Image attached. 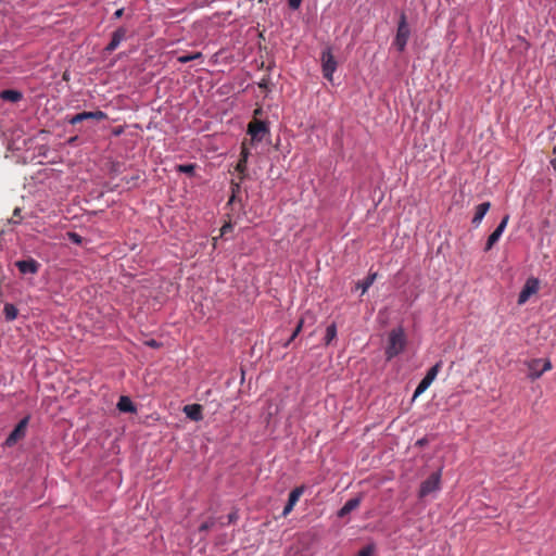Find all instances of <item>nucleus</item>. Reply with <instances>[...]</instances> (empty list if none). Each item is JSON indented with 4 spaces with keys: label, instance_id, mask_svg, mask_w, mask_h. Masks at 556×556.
<instances>
[{
    "label": "nucleus",
    "instance_id": "1",
    "mask_svg": "<svg viewBox=\"0 0 556 556\" xmlns=\"http://www.w3.org/2000/svg\"><path fill=\"white\" fill-rule=\"evenodd\" d=\"M406 346V337L402 327L392 329L388 336V343L386 346V358L391 361L404 351Z\"/></svg>",
    "mask_w": 556,
    "mask_h": 556
},
{
    "label": "nucleus",
    "instance_id": "2",
    "mask_svg": "<svg viewBox=\"0 0 556 556\" xmlns=\"http://www.w3.org/2000/svg\"><path fill=\"white\" fill-rule=\"evenodd\" d=\"M320 62H321L323 76L327 80L332 81L333 74L338 67V62L336 61L330 47H327L323 50L321 55H320Z\"/></svg>",
    "mask_w": 556,
    "mask_h": 556
},
{
    "label": "nucleus",
    "instance_id": "3",
    "mask_svg": "<svg viewBox=\"0 0 556 556\" xmlns=\"http://www.w3.org/2000/svg\"><path fill=\"white\" fill-rule=\"evenodd\" d=\"M409 35L410 30L406 21V16L404 13H402L397 24L396 35L393 41V45L400 52H403L405 50Z\"/></svg>",
    "mask_w": 556,
    "mask_h": 556
},
{
    "label": "nucleus",
    "instance_id": "4",
    "mask_svg": "<svg viewBox=\"0 0 556 556\" xmlns=\"http://www.w3.org/2000/svg\"><path fill=\"white\" fill-rule=\"evenodd\" d=\"M441 484V470L431 473L420 485L419 497H426L430 493L438 491Z\"/></svg>",
    "mask_w": 556,
    "mask_h": 556
},
{
    "label": "nucleus",
    "instance_id": "5",
    "mask_svg": "<svg viewBox=\"0 0 556 556\" xmlns=\"http://www.w3.org/2000/svg\"><path fill=\"white\" fill-rule=\"evenodd\" d=\"M552 368L548 359L536 358L529 363V378L532 380L539 379L545 371Z\"/></svg>",
    "mask_w": 556,
    "mask_h": 556
},
{
    "label": "nucleus",
    "instance_id": "6",
    "mask_svg": "<svg viewBox=\"0 0 556 556\" xmlns=\"http://www.w3.org/2000/svg\"><path fill=\"white\" fill-rule=\"evenodd\" d=\"M539 291V280L536 278H529L522 287L518 295V304L523 305L531 295Z\"/></svg>",
    "mask_w": 556,
    "mask_h": 556
},
{
    "label": "nucleus",
    "instance_id": "7",
    "mask_svg": "<svg viewBox=\"0 0 556 556\" xmlns=\"http://www.w3.org/2000/svg\"><path fill=\"white\" fill-rule=\"evenodd\" d=\"M267 132L268 127L263 121L253 119L248 125V134L254 141H261Z\"/></svg>",
    "mask_w": 556,
    "mask_h": 556
},
{
    "label": "nucleus",
    "instance_id": "8",
    "mask_svg": "<svg viewBox=\"0 0 556 556\" xmlns=\"http://www.w3.org/2000/svg\"><path fill=\"white\" fill-rule=\"evenodd\" d=\"M27 424H28L27 417L20 420V422L15 426L13 431L9 434V437L5 440V444L8 446L14 445L18 440L24 438Z\"/></svg>",
    "mask_w": 556,
    "mask_h": 556
},
{
    "label": "nucleus",
    "instance_id": "9",
    "mask_svg": "<svg viewBox=\"0 0 556 556\" xmlns=\"http://www.w3.org/2000/svg\"><path fill=\"white\" fill-rule=\"evenodd\" d=\"M508 220L509 216L505 215L501 223L498 224V226L495 228V230L489 236L484 248L485 251H490L493 248V245L500 240L507 226Z\"/></svg>",
    "mask_w": 556,
    "mask_h": 556
},
{
    "label": "nucleus",
    "instance_id": "10",
    "mask_svg": "<svg viewBox=\"0 0 556 556\" xmlns=\"http://www.w3.org/2000/svg\"><path fill=\"white\" fill-rule=\"evenodd\" d=\"M304 492V486L301 485V486H298L295 489H293L290 494H289V498H288V502L282 510V516L283 517H287L294 508V506L296 505V503L299 502L300 497L302 496Z\"/></svg>",
    "mask_w": 556,
    "mask_h": 556
},
{
    "label": "nucleus",
    "instance_id": "11",
    "mask_svg": "<svg viewBox=\"0 0 556 556\" xmlns=\"http://www.w3.org/2000/svg\"><path fill=\"white\" fill-rule=\"evenodd\" d=\"M15 266L18 268L20 273L23 275H26V274L34 275V274H37V271L39 270L40 264L34 258H28V260L17 261L15 263Z\"/></svg>",
    "mask_w": 556,
    "mask_h": 556
},
{
    "label": "nucleus",
    "instance_id": "12",
    "mask_svg": "<svg viewBox=\"0 0 556 556\" xmlns=\"http://www.w3.org/2000/svg\"><path fill=\"white\" fill-rule=\"evenodd\" d=\"M126 29L124 27H119L117 28L113 34H112V38H111V41L109 42V45L106 46L105 50L109 51V52H112L114 51L115 49H117V47L119 46V43L126 38Z\"/></svg>",
    "mask_w": 556,
    "mask_h": 556
},
{
    "label": "nucleus",
    "instance_id": "13",
    "mask_svg": "<svg viewBox=\"0 0 556 556\" xmlns=\"http://www.w3.org/2000/svg\"><path fill=\"white\" fill-rule=\"evenodd\" d=\"M184 413L189 419L193 421H199L203 418L202 406L200 404L186 405L184 407Z\"/></svg>",
    "mask_w": 556,
    "mask_h": 556
},
{
    "label": "nucleus",
    "instance_id": "14",
    "mask_svg": "<svg viewBox=\"0 0 556 556\" xmlns=\"http://www.w3.org/2000/svg\"><path fill=\"white\" fill-rule=\"evenodd\" d=\"M491 207V203L490 202H483L481 204H479L477 207H476V213H475V216L471 220V223L478 227L483 217L485 216V214L488 213V211L490 210Z\"/></svg>",
    "mask_w": 556,
    "mask_h": 556
},
{
    "label": "nucleus",
    "instance_id": "15",
    "mask_svg": "<svg viewBox=\"0 0 556 556\" xmlns=\"http://www.w3.org/2000/svg\"><path fill=\"white\" fill-rule=\"evenodd\" d=\"M361 504L359 497L350 498L338 511V517L342 518L356 509Z\"/></svg>",
    "mask_w": 556,
    "mask_h": 556
},
{
    "label": "nucleus",
    "instance_id": "16",
    "mask_svg": "<svg viewBox=\"0 0 556 556\" xmlns=\"http://www.w3.org/2000/svg\"><path fill=\"white\" fill-rule=\"evenodd\" d=\"M117 408L123 413H135L136 406L128 396H121L117 402Z\"/></svg>",
    "mask_w": 556,
    "mask_h": 556
},
{
    "label": "nucleus",
    "instance_id": "17",
    "mask_svg": "<svg viewBox=\"0 0 556 556\" xmlns=\"http://www.w3.org/2000/svg\"><path fill=\"white\" fill-rule=\"evenodd\" d=\"M0 98L4 101L17 102L23 98V94L17 90L7 89L1 91Z\"/></svg>",
    "mask_w": 556,
    "mask_h": 556
},
{
    "label": "nucleus",
    "instance_id": "18",
    "mask_svg": "<svg viewBox=\"0 0 556 556\" xmlns=\"http://www.w3.org/2000/svg\"><path fill=\"white\" fill-rule=\"evenodd\" d=\"M84 121L86 119H94V121H103L108 118L106 113L103 111L97 110L93 112H81Z\"/></svg>",
    "mask_w": 556,
    "mask_h": 556
},
{
    "label": "nucleus",
    "instance_id": "19",
    "mask_svg": "<svg viewBox=\"0 0 556 556\" xmlns=\"http://www.w3.org/2000/svg\"><path fill=\"white\" fill-rule=\"evenodd\" d=\"M376 278H377L376 273L369 274L363 281L357 282V288H361L362 293H365L370 288V286L375 282Z\"/></svg>",
    "mask_w": 556,
    "mask_h": 556
},
{
    "label": "nucleus",
    "instance_id": "20",
    "mask_svg": "<svg viewBox=\"0 0 556 556\" xmlns=\"http://www.w3.org/2000/svg\"><path fill=\"white\" fill-rule=\"evenodd\" d=\"M337 337V326L334 323L329 325L326 329L325 344L329 345Z\"/></svg>",
    "mask_w": 556,
    "mask_h": 556
},
{
    "label": "nucleus",
    "instance_id": "21",
    "mask_svg": "<svg viewBox=\"0 0 556 556\" xmlns=\"http://www.w3.org/2000/svg\"><path fill=\"white\" fill-rule=\"evenodd\" d=\"M431 383L432 382L430 380L424 377L414 392L413 400L421 395L431 386Z\"/></svg>",
    "mask_w": 556,
    "mask_h": 556
},
{
    "label": "nucleus",
    "instance_id": "22",
    "mask_svg": "<svg viewBox=\"0 0 556 556\" xmlns=\"http://www.w3.org/2000/svg\"><path fill=\"white\" fill-rule=\"evenodd\" d=\"M442 362H438L434 364L426 374L425 378L433 382V380L437 378L439 371L441 370Z\"/></svg>",
    "mask_w": 556,
    "mask_h": 556
},
{
    "label": "nucleus",
    "instance_id": "23",
    "mask_svg": "<svg viewBox=\"0 0 556 556\" xmlns=\"http://www.w3.org/2000/svg\"><path fill=\"white\" fill-rule=\"evenodd\" d=\"M3 312L8 320H13L17 316V308L10 303L4 305Z\"/></svg>",
    "mask_w": 556,
    "mask_h": 556
},
{
    "label": "nucleus",
    "instance_id": "24",
    "mask_svg": "<svg viewBox=\"0 0 556 556\" xmlns=\"http://www.w3.org/2000/svg\"><path fill=\"white\" fill-rule=\"evenodd\" d=\"M202 53L201 52H194V53H189V54H184V55H180L178 56V62L179 63H188L190 61H193V60H199V59H202Z\"/></svg>",
    "mask_w": 556,
    "mask_h": 556
},
{
    "label": "nucleus",
    "instance_id": "25",
    "mask_svg": "<svg viewBox=\"0 0 556 556\" xmlns=\"http://www.w3.org/2000/svg\"><path fill=\"white\" fill-rule=\"evenodd\" d=\"M247 164L248 162H245V160H239L237 163L236 170L241 175L240 180H243L245 177Z\"/></svg>",
    "mask_w": 556,
    "mask_h": 556
},
{
    "label": "nucleus",
    "instance_id": "26",
    "mask_svg": "<svg viewBox=\"0 0 556 556\" xmlns=\"http://www.w3.org/2000/svg\"><path fill=\"white\" fill-rule=\"evenodd\" d=\"M303 325H304V319H303V318H301V319L299 320V323H298V325H296L295 329L293 330V332H292V334H291V337H290V339H289V341H288L287 345H288L291 341H293V340L299 336V333L301 332V330H302V328H303Z\"/></svg>",
    "mask_w": 556,
    "mask_h": 556
},
{
    "label": "nucleus",
    "instance_id": "27",
    "mask_svg": "<svg viewBox=\"0 0 556 556\" xmlns=\"http://www.w3.org/2000/svg\"><path fill=\"white\" fill-rule=\"evenodd\" d=\"M67 237L71 240V242H73L75 244H81V242H83L81 236L78 235L77 232L70 231V232H67Z\"/></svg>",
    "mask_w": 556,
    "mask_h": 556
},
{
    "label": "nucleus",
    "instance_id": "28",
    "mask_svg": "<svg viewBox=\"0 0 556 556\" xmlns=\"http://www.w3.org/2000/svg\"><path fill=\"white\" fill-rule=\"evenodd\" d=\"M239 519V514H238V509H233L231 513L228 514L227 516V525H231V523H235L237 522V520Z\"/></svg>",
    "mask_w": 556,
    "mask_h": 556
},
{
    "label": "nucleus",
    "instance_id": "29",
    "mask_svg": "<svg viewBox=\"0 0 556 556\" xmlns=\"http://www.w3.org/2000/svg\"><path fill=\"white\" fill-rule=\"evenodd\" d=\"M372 554L374 547L368 545L359 551L358 556H372Z\"/></svg>",
    "mask_w": 556,
    "mask_h": 556
},
{
    "label": "nucleus",
    "instance_id": "30",
    "mask_svg": "<svg viewBox=\"0 0 556 556\" xmlns=\"http://www.w3.org/2000/svg\"><path fill=\"white\" fill-rule=\"evenodd\" d=\"M83 121H84V118H83V114H81V113H78V114H76V115L72 116V117L68 119V123H70L71 125H76V124H78V123H81Z\"/></svg>",
    "mask_w": 556,
    "mask_h": 556
},
{
    "label": "nucleus",
    "instance_id": "31",
    "mask_svg": "<svg viewBox=\"0 0 556 556\" xmlns=\"http://www.w3.org/2000/svg\"><path fill=\"white\" fill-rule=\"evenodd\" d=\"M249 154L250 152L248 148L244 144H242L239 160H245V162H248Z\"/></svg>",
    "mask_w": 556,
    "mask_h": 556
},
{
    "label": "nucleus",
    "instance_id": "32",
    "mask_svg": "<svg viewBox=\"0 0 556 556\" xmlns=\"http://www.w3.org/2000/svg\"><path fill=\"white\" fill-rule=\"evenodd\" d=\"M302 0H288V4L292 10H296L300 8Z\"/></svg>",
    "mask_w": 556,
    "mask_h": 556
},
{
    "label": "nucleus",
    "instance_id": "33",
    "mask_svg": "<svg viewBox=\"0 0 556 556\" xmlns=\"http://www.w3.org/2000/svg\"><path fill=\"white\" fill-rule=\"evenodd\" d=\"M193 168H194V166L192 164H187V165H180L179 166V170L182 172V173H192Z\"/></svg>",
    "mask_w": 556,
    "mask_h": 556
},
{
    "label": "nucleus",
    "instance_id": "34",
    "mask_svg": "<svg viewBox=\"0 0 556 556\" xmlns=\"http://www.w3.org/2000/svg\"><path fill=\"white\" fill-rule=\"evenodd\" d=\"M268 84H269V79L264 77L261 79V81L258 83V87L263 90H268Z\"/></svg>",
    "mask_w": 556,
    "mask_h": 556
},
{
    "label": "nucleus",
    "instance_id": "35",
    "mask_svg": "<svg viewBox=\"0 0 556 556\" xmlns=\"http://www.w3.org/2000/svg\"><path fill=\"white\" fill-rule=\"evenodd\" d=\"M232 230V226L231 224H225L222 228H220V236H225L228 231H231Z\"/></svg>",
    "mask_w": 556,
    "mask_h": 556
},
{
    "label": "nucleus",
    "instance_id": "36",
    "mask_svg": "<svg viewBox=\"0 0 556 556\" xmlns=\"http://www.w3.org/2000/svg\"><path fill=\"white\" fill-rule=\"evenodd\" d=\"M213 523H214L213 521H205V522H203V523L200 526L199 530H200V531H207L208 529H211V528H212Z\"/></svg>",
    "mask_w": 556,
    "mask_h": 556
},
{
    "label": "nucleus",
    "instance_id": "37",
    "mask_svg": "<svg viewBox=\"0 0 556 556\" xmlns=\"http://www.w3.org/2000/svg\"><path fill=\"white\" fill-rule=\"evenodd\" d=\"M123 13H124V9H118V10L115 11L114 17L115 18H121L123 16Z\"/></svg>",
    "mask_w": 556,
    "mask_h": 556
},
{
    "label": "nucleus",
    "instance_id": "38",
    "mask_svg": "<svg viewBox=\"0 0 556 556\" xmlns=\"http://www.w3.org/2000/svg\"><path fill=\"white\" fill-rule=\"evenodd\" d=\"M20 214H21V210L20 208H15L14 212H13V217H12V222L13 223H17V220H15L14 217H20Z\"/></svg>",
    "mask_w": 556,
    "mask_h": 556
},
{
    "label": "nucleus",
    "instance_id": "39",
    "mask_svg": "<svg viewBox=\"0 0 556 556\" xmlns=\"http://www.w3.org/2000/svg\"><path fill=\"white\" fill-rule=\"evenodd\" d=\"M148 344L153 348L157 346V343L154 340L149 341Z\"/></svg>",
    "mask_w": 556,
    "mask_h": 556
},
{
    "label": "nucleus",
    "instance_id": "40",
    "mask_svg": "<svg viewBox=\"0 0 556 556\" xmlns=\"http://www.w3.org/2000/svg\"><path fill=\"white\" fill-rule=\"evenodd\" d=\"M552 165H553V167L556 169V160H553V161H552Z\"/></svg>",
    "mask_w": 556,
    "mask_h": 556
},
{
    "label": "nucleus",
    "instance_id": "41",
    "mask_svg": "<svg viewBox=\"0 0 556 556\" xmlns=\"http://www.w3.org/2000/svg\"><path fill=\"white\" fill-rule=\"evenodd\" d=\"M67 78H68V75L64 74L63 79L67 80Z\"/></svg>",
    "mask_w": 556,
    "mask_h": 556
},
{
    "label": "nucleus",
    "instance_id": "42",
    "mask_svg": "<svg viewBox=\"0 0 556 556\" xmlns=\"http://www.w3.org/2000/svg\"><path fill=\"white\" fill-rule=\"evenodd\" d=\"M235 186H236V187H232V190H236V188H237V189L239 188V185H238V184H236Z\"/></svg>",
    "mask_w": 556,
    "mask_h": 556
},
{
    "label": "nucleus",
    "instance_id": "43",
    "mask_svg": "<svg viewBox=\"0 0 556 556\" xmlns=\"http://www.w3.org/2000/svg\"><path fill=\"white\" fill-rule=\"evenodd\" d=\"M235 186H236V187H232V190H236V188H237V189L239 188V185H238V184H236Z\"/></svg>",
    "mask_w": 556,
    "mask_h": 556
}]
</instances>
